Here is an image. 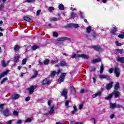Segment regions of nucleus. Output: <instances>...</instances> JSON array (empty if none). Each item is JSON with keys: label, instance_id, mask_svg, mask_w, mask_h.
Instances as JSON below:
<instances>
[{"label": "nucleus", "instance_id": "1", "mask_svg": "<svg viewBox=\"0 0 124 124\" xmlns=\"http://www.w3.org/2000/svg\"><path fill=\"white\" fill-rule=\"evenodd\" d=\"M65 76H66V73H62L58 80L59 83H62V82H63V81H64V79H65Z\"/></svg>", "mask_w": 124, "mask_h": 124}, {"label": "nucleus", "instance_id": "2", "mask_svg": "<svg viewBox=\"0 0 124 124\" xmlns=\"http://www.w3.org/2000/svg\"><path fill=\"white\" fill-rule=\"evenodd\" d=\"M109 107L111 109H114L115 108H121L122 107V106L116 103H110Z\"/></svg>", "mask_w": 124, "mask_h": 124}, {"label": "nucleus", "instance_id": "3", "mask_svg": "<svg viewBox=\"0 0 124 124\" xmlns=\"http://www.w3.org/2000/svg\"><path fill=\"white\" fill-rule=\"evenodd\" d=\"M61 95L64 96L65 99H67V89H64L62 90V92L61 93Z\"/></svg>", "mask_w": 124, "mask_h": 124}, {"label": "nucleus", "instance_id": "4", "mask_svg": "<svg viewBox=\"0 0 124 124\" xmlns=\"http://www.w3.org/2000/svg\"><path fill=\"white\" fill-rule=\"evenodd\" d=\"M77 58H82V59H84V60H87L89 59V56L86 54H77Z\"/></svg>", "mask_w": 124, "mask_h": 124}, {"label": "nucleus", "instance_id": "5", "mask_svg": "<svg viewBox=\"0 0 124 124\" xmlns=\"http://www.w3.org/2000/svg\"><path fill=\"white\" fill-rule=\"evenodd\" d=\"M114 74L116 75V77H120V75H121V71L120 70V69L118 68H115Z\"/></svg>", "mask_w": 124, "mask_h": 124}, {"label": "nucleus", "instance_id": "6", "mask_svg": "<svg viewBox=\"0 0 124 124\" xmlns=\"http://www.w3.org/2000/svg\"><path fill=\"white\" fill-rule=\"evenodd\" d=\"M70 17L71 19H75V18H77V17H78V15L74 12H71Z\"/></svg>", "mask_w": 124, "mask_h": 124}, {"label": "nucleus", "instance_id": "7", "mask_svg": "<svg viewBox=\"0 0 124 124\" xmlns=\"http://www.w3.org/2000/svg\"><path fill=\"white\" fill-rule=\"evenodd\" d=\"M92 47L93 48L95 51H97L98 52H101L102 51H103V48H101L100 46H93Z\"/></svg>", "mask_w": 124, "mask_h": 124}, {"label": "nucleus", "instance_id": "8", "mask_svg": "<svg viewBox=\"0 0 124 124\" xmlns=\"http://www.w3.org/2000/svg\"><path fill=\"white\" fill-rule=\"evenodd\" d=\"M112 95H114L115 98H118L120 96L121 93L118 91H114L112 93Z\"/></svg>", "mask_w": 124, "mask_h": 124}, {"label": "nucleus", "instance_id": "9", "mask_svg": "<svg viewBox=\"0 0 124 124\" xmlns=\"http://www.w3.org/2000/svg\"><path fill=\"white\" fill-rule=\"evenodd\" d=\"M3 114L5 117H8V116H10V111L8 108H6L3 111Z\"/></svg>", "mask_w": 124, "mask_h": 124}, {"label": "nucleus", "instance_id": "10", "mask_svg": "<svg viewBox=\"0 0 124 124\" xmlns=\"http://www.w3.org/2000/svg\"><path fill=\"white\" fill-rule=\"evenodd\" d=\"M51 81L50 80L48 79V78H45L43 82H42V85H49L51 84Z\"/></svg>", "mask_w": 124, "mask_h": 124}, {"label": "nucleus", "instance_id": "11", "mask_svg": "<svg viewBox=\"0 0 124 124\" xmlns=\"http://www.w3.org/2000/svg\"><path fill=\"white\" fill-rule=\"evenodd\" d=\"M61 71H62V69H60L58 70L57 72H56V71L52 72L51 73V77H53V78H54V77H55V75H56V74H57V75H59V74H60V73Z\"/></svg>", "mask_w": 124, "mask_h": 124}, {"label": "nucleus", "instance_id": "12", "mask_svg": "<svg viewBox=\"0 0 124 124\" xmlns=\"http://www.w3.org/2000/svg\"><path fill=\"white\" fill-rule=\"evenodd\" d=\"M49 114L52 115V114H54V112H55V107L54 106H50L49 107Z\"/></svg>", "mask_w": 124, "mask_h": 124}, {"label": "nucleus", "instance_id": "13", "mask_svg": "<svg viewBox=\"0 0 124 124\" xmlns=\"http://www.w3.org/2000/svg\"><path fill=\"white\" fill-rule=\"evenodd\" d=\"M9 72V70H7L2 73L0 74V80L2 78V77H4V76L7 75V74Z\"/></svg>", "mask_w": 124, "mask_h": 124}, {"label": "nucleus", "instance_id": "14", "mask_svg": "<svg viewBox=\"0 0 124 124\" xmlns=\"http://www.w3.org/2000/svg\"><path fill=\"white\" fill-rule=\"evenodd\" d=\"M100 79H107V80H109L110 79V77L108 75H101L99 76Z\"/></svg>", "mask_w": 124, "mask_h": 124}, {"label": "nucleus", "instance_id": "15", "mask_svg": "<svg viewBox=\"0 0 124 124\" xmlns=\"http://www.w3.org/2000/svg\"><path fill=\"white\" fill-rule=\"evenodd\" d=\"M58 41H64V40H70V38L68 37H61L57 39Z\"/></svg>", "mask_w": 124, "mask_h": 124}, {"label": "nucleus", "instance_id": "16", "mask_svg": "<svg viewBox=\"0 0 124 124\" xmlns=\"http://www.w3.org/2000/svg\"><path fill=\"white\" fill-rule=\"evenodd\" d=\"M27 90H29L30 94H32L33 92H34V87H33V86H31L29 88H28Z\"/></svg>", "mask_w": 124, "mask_h": 124}, {"label": "nucleus", "instance_id": "17", "mask_svg": "<svg viewBox=\"0 0 124 124\" xmlns=\"http://www.w3.org/2000/svg\"><path fill=\"white\" fill-rule=\"evenodd\" d=\"M9 62H10V61H7V62H5V60H3L2 62V66H3V67H6V66L8 65V63H9Z\"/></svg>", "mask_w": 124, "mask_h": 124}, {"label": "nucleus", "instance_id": "18", "mask_svg": "<svg viewBox=\"0 0 124 124\" xmlns=\"http://www.w3.org/2000/svg\"><path fill=\"white\" fill-rule=\"evenodd\" d=\"M69 26V27H72L75 29H78V28H79V25L78 24L71 23Z\"/></svg>", "mask_w": 124, "mask_h": 124}, {"label": "nucleus", "instance_id": "19", "mask_svg": "<svg viewBox=\"0 0 124 124\" xmlns=\"http://www.w3.org/2000/svg\"><path fill=\"white\" fill-rule=\"evenodd\" d=\"M20 97V94H15L12 95V99H18Z\"/></svg>", "mask_w": 124, "mask_h": 124}, {"label": "nucleus", "instance_id": "20", "mask_svg": "<svg viewBox=\"0 0 124 124\" xmlns=\"http://www.w3.org/2000/svg\"><path fill=\"white\" fill-rule=\"evenodd\" d=\"M113 82H111L109 84H107L106 86L107 90H110V89H111V88H112V87L113 86Z\"/></svg>", "mask_w": 124, "mask_h": 124}, {"label": "nucleus", "instance_id": "21", "mask_svg": "<svg viewBox=\"0 0 124 124\" xmlns=\"http://www.w3.org/2000/svg\"><path fill=\"white\" fill-rule=\"evenodd\" d=\"M100 95H101V92H98L96 93L93 94L92 95V97L93 98H94L96 97V96H100Z\"/></svg>", "mask_w": 124, "mask_h": 124}, {"label": "nucleus", "instance_id": "22", "mask_svg": "<svg viewBox=\"0 0 124 124\" xmlns=\"http://www.w3.org/2000/svg\"><path fill=\"white\" fill-rule=\"evenodd\" d=\"M101 62V59L98 58L96 59H94L92 61V63H96V62Z\"/></svg>", "mask_w": 124, "mask_h": 124}, {"label": "nucleus", "instance_id": "23", "mask_svg": "<svg viewBox=\"0 0 124 124\" xmlns=\"http://www.w3.org/2000/svg\"><path fill=\"white\" fill-rule=\"evenodd\" d=\"M71 92L72 94H75V93H76V90L75 89V88H74V87H71Z\"/></svg>", "mask_w": 124, "mask_h": 124}, {"label": "nucleus", "instance_id": "24", "mask_svg": "<svg viewBox=\"0 0 124 124\" xmlns=\"http://www.w3.org/2000/svg\"><path fill=\"white\" fill-rule=\"evenodd\" d=\"M61 66H67V63L65 62L64 61H62L60 62Z\"/></svg>", "mask_w": 124, "mask_h": 124}, {"label": "nucleus", "instance_id": "25", "mask_svg": "<svg viewBox=\"0 0 124 124\" xmlns=\"http://www.w3.org/2000/svg\"><path fill=\"white\" fill-rule=\"evenodd\" d=\"M104 70V66L102 63L101 64V66H100V74H102V73H103V71Z\"/></svg>", "mask_w": 124, "mask_h": 124}, {"label": "nucleus", "instance_id": "26", "mask_svg": "<svg viewBox=\"0 0 124 124\" xmlns=\"http://www.w3.org/2000/svg\"><path fill=\"white\" fill-rule=\"evenodd\" d=\"M117 60L118 62H124V57H118L117 58Z\"/></svg>", "mask_w": 124, "mask_h": 124}, {"label": "nucleus", "instance_id": "27", "mask_svg": "<svg viewBox=\"0 0 124 124\" xmlns=\"http://www.w3.org/2000/svg\"><path fill=\"white\" fill-rule=\"evenodd\" d=\"M24 20L27 21V22H32V19L28 16H25L24 17Z\"/></svg>", "mask_w": 124, "mask_h": 124}, {"label": "nucleus", "instance_id": "28", "mask_svg": "<svg viewBox=\"0 0 124 124\" xmlns=\"http://www.w3.org/2000/svg\"><path fill=\"white\" fill-rule=\"evenodd\" d=\"M119 88L120 84L119 83H116L114 88V90H115V91H118Z\"/></svg>", "mask_w": 124, "mask_h": 124}, {"label": "nucleus", "instance_id": "29", "mask_svg": "<svg viewBox=\"0 0 124 124\" xmlns=\"http://www.w3.org/2000/svg\"><path fill=\"white\" fill-rule=\"evenodd\" d=\"M59 9H60V10H63V9H64V7L63 6V5H62V4H60L59 5Z\"/></svg>", "mask_w": 124, "mask_h": 124}, {"label": "nucleus", "instance_id": "30", "mask_svg": "<svg viewBox=\"0 0 124 124\" xmlns=\"http://www.w3.org/2000/svg\"><path fill=\"white\" fill-rule=\"evenodd\" d=\"M91 31H92V27L89 26L88 27H87L86 29V31L87 33H90Z\"/></svg>", "mask_w": 124, "mask_h": 124}, {"label": "nucleus", "instance_id": "31", "mask_svg": "<svg viewBox=\"0 0 124 124\" xmlns=\"http://www.w3.org/2000/svg\"><path fill=\"white\" fill-rule=\"evenodd\" d=\"M116 31H117V28L114 27L113 29L111 30V32L112 34H116Z\"/></svg>", "mask_w": 124, "mask_h": 124}, {"label": "nucleus", "instance_id": "32", "mask_svg": "<svg viewBox=\"0 0 124 124\" xmlns=\"http://www.w3.org/2000/svg\"><path fill=\"white\" fill-rule=\"evenodd\" d=\"M48 10L51 13L54 12V7H50L48 8Z\"/></svg>", "mask_w": 124, "mask_h": 124}, {"label": "nucleus", "instance_id": "33", "mask_svg": "<svg viewBox=\"0 0 124 124\" xmlns=\"http://www.w3.org/2000/svg\"><path fill=\"white\" fill-rule=\"evenodd\" d=\"M19 49H20V46L18 45H16L14 47V50L16 51H19Z\"/></svg>", "mask_w": 124, "mask_h": 124}, {"label": "nucleus", "instance_id": "34", "mask_svg": "<svg viewBox=\"0 0 124 124\" xmlns=\"http://www.w3.org/2000/svg\"><path fill=\"white\" fill-rule=\"evenodd\" d=\"M32 120V119H31V118H28L25 120V124H26V123H31Z\"/></svg>", "mask_w": 124, "mask_h": 124}, {"label": "nucleus", "instance_id": "35", "mask_svg": "<svg viewBox=\"0 0 124 124\" xmlns=\"http://www.w3.org/2000/svg\"><path fill=\"white\" fill-rule=\"evenodd\" d=\"M31 50H32L33 51H34L35 50H36V49H38V46H33L31 47Z\"/></svg>", "mask_w": 124, "mask_h": 124}, {"label": "nucleus", "instance_id": "36", "mask_svg": "<svg viewBox=\"0 0 124 124\" xmlns=\"http://www.w3.org/2000/svg\"><path fill=\"white\" fill-rule=\"evenodd\" d=\"M70 124H83V123L82 122L78 123L74 121H71L70 123Z\"/></svg>", "mask_w": 124, "mask_h": 124}, {"label": "nucleus", "instance_id": "37", "mask_svg": "<svg viewBox=\"0 0 124 124\" xmlns=\"http://www.w3.org/2000/svg\"><path fill=\"white\" fill-rule=\"evenodd\" d=\"M7 80H8V78H4L2 80V81L0 82V84H3V83H4V82H5V81H7Z\"/></svg>", "mask_w": 124, "mask_h": 124}, {"label": "nucleus", "instance_id": "38", "mask_svg": "<svg viewBox=\"0 0 124 124\" xmlns=\"http://www.w3.org/2000/svg\"><path fill=\"white\" fill-rule=\"evenodd\" d=\"M112 96H113V94H110L109 96L106 97V99L107 100L111 99V98H112Z\"/></svg>", "mask_w": 124, "mask_h": 124}, {"label": "nucleus", "instance_id": "39", "mask_svg": "<svg viewBox=\"0 0 124 124\" xmlns=\"http://www.w3.org/2000/svg\"><path fill=\"white\" fill-rule=\"evenodd\" d=\"M19 55H16L15 57L14 61L16 62H17L18 60H19Z\"/></svg>", "mask_w": 124, "mask_h": 124}, {"label": "nucleus", "instance_id": "40", "mask_svg": "<svg viewBox=\"0 0 124 124\" xmlns=\"http://www.w3.org/2000/svg\"><path fill=\"white\" fill-rule=\"evenodd\" d=\"M49 63V60L48 59L44 61V64H45V65H47Z\"/></svg>", "mask_w": 124, "mask_h": 124}, {"label": "nucleus", "instance_id": "41", "mask_svg": "<svg viewBox=\"0 0 124 124\" xmlns=\"http://www.w3.org/2000/svg\"><path fill=\"white\" fill-rule=\"evenodd\" d=\"M18 112L16 110H14L13 111V114L14 115V116H16V117H17V116H18Z\"/></svg>", "mask_w": 124, "mask_h": 124}, {"label": "nucleus", "instance_id": "42", "mask_svg": "<svg viewBox=\"0 0 124 124\" xmlns=\"http://www.w3.org/2000/svg\"><path fill=\"white\" fill-rule=\"evenodd\" d=\"M3 106H4V104H1L0 105V111L2 112V111L3 110Z\"/></svg>", "mask_w": 124, "mask_h": 124}, {"label": "nucleus", "instance_id": "43", "mask_svg": "<svg viewBox=\"0 0 124 124\" xmlns=\"http://www.w3.org/2000/svg\"><path fill=\"white\" fill-rule=\"evenodd\" d=\"M40 13H41V10H39L37 11V12L36 13V16H39Z\"/></svg>", "mask_w": 124, "mask_h": 124}, {"label": "nucleus", "instance_id": "44", "mask_svg": "<svg viewBox=\"0 0 124 124\" xmlns=\"http://www.w3.org/2000/svg\"><path fill=\"white\" fill-rule=\"evenodd\" d=\"M115 44L116 46H122V44L119 43V41H115Z\"/></svg>", "mask_w": 124, "mask_h": 124}, {"label": "nucleus", "instance_id": "45", "mask_svg": "<svg viewBox=\"0 0 124 124\" xmlns=\"http://www.w3.org/2000/svg\"><path fill=\"white\" fill-rule=\"evenodd\" d=\"M118 37H119V38H121L122 39H124V34H120L118 35Z\"/></svg>", "mask_w": 124, "mask_h": 124}, {"label": "nucleus", "instance_id": "46", "mask_svg": "<svg viewBox=\"0 0 124 124\" xmlns=\"http://www.w3.org/2000/svg\"><path fill=\"white\" fill-rule=\"evenodd\" d=\"M27 62V59H24L22 61V64L24 65V64H26Z\"/></svg>", "mask_w": 124, "mask_h": 124}, {"label": "nucleus", "instance_id": "47", "mask_svg": "<svg viewBox=\"0 0 124 124\" xmlns=\"http://www.w3.org/2000/svg\"><path fill=\"white\" fill-rule=\"evenodd\" d=\"M79 15L81 19H83V18H84V16L83 15V13L82 12H79Z\"/></svg>", "mask_w": 124, "mask_h": 124}, {"label": "nucleus", "instance_id": "48", "mask_svg": "<svg viewBox=\"0 0 124 124\" xmlns=\"http://www.w3.org/2000/svg\"><path fill=\"white\" fill-rule=\"evenodd\" d=\"M52 21H60V18H58L57 17H53Z\"/></svg>", "mask_w": 124, "mask_h": 124}, {"label": "nucleus", "instance_id": "49", "mask_svg": "<svg viewBox=\"0 0 124 124\" xmlns=\"http://www.w3.org/2000/svg\"><path fill=\"white\" fill-rule=\"evenodd\" d=\"M114 71V69H113L112 68H110L108 70V72L110 74L113 73V71Z\"/></svg>", "mask_w": 124, "mask_h": 124}, {"label": "nucleus", "instance_id": "50", "mask_svg": "<svg viewBox=\"0 0 124 124\" xmlns=\"http://www.w3.org/2000/svg\"><path fill=\"white\" fill-rule=\"evenodd\" d=\"M34 0H25V2H34Z\"/></svg>", "mask_w": 124, "mask_h": 124}, {"label": "nucleus", "instance_id": "51", "mask_svg": "<svg viewBox=\"0 0 124 124\" xmlns=\"http://www.w3.org/2000/svg\"><path fill=\"white\" fill-rule=\"evenodd\" d=\"M118 53H119L120 54H124V50L119 49L118 50Z\"/></svg>", "mask_w": 124, "mask_h": 124}, {"label": "nucleus", "instance_id": "52", "mask_svg": "<svg viewBox=\"0 0 124 124\" xmlns=\"http://www.w3.org/2000/svg\"><path fill=\"white\" fill-rule=\"evenodd\" d=\"M72 59H74L75 58H77V55L75 53H73L72 56Z\"/></svg>", "mask_w": 124, "mask_h": 124}, {"label": "nucleus", "instance_id": "53", "mask_svg": "<svg viewBox=\"0 0 124 124\" xmlns=\"http://www.w3.org/2000/svg\"><path fill=\"white\" fill-rule=\"evenodd\" d=\"M59 62V60H57V61H51V63H52V64H54V63H57V62Z\"/></svg>", "mask_w": 124, "mask_h": 124}, {"label": "nucleus", "instance_id": "54", "mask_svg": "<svg viewBox=\"0 0 124 124\" xmlns=\"http://www.w3.org/2000/svg\"><path fill=\"white\" fill-rule=\"evenodd\" d=\"M83 104L79 105L78 107V109H79V110H81V109H83Z\"/></svg>", "mask_w": 124, "mask_h": 124}, {"label": "nucleus", "instance_id": "55", "mask_svg": "<svg viewBox=\"0 0 124 124\" xmlns=\"http://www.w3.org/2000/svg\"><path fill=\"white\" fill-rule=\"evenodd\" d=\"M3 8H4V6L3 5H0V10H3Z\"/></svg>", "mask_w": 124, "mask_h": 124}, {"label": "nucleus", "instance_id": "56", "mask_svg": "<svg viewBox=\"0 0 124 124\" xmlns=\"http://www.w3.org/2000/svg\"><path fill=\"white\" fill-rule=\"evenodd\" d=\"M16 124H22V120H18L17 122H16Z\"/></svg>", "mask_w": 124, "mask_h": 124}, {"label": "nucleus", "instance_id": "57", "mask_svg": "<svg viewBox=\"0 0 124 124\" xmlns=\"http://www.w3.org/2000/svg\"><path fill=\"white\" fill-rule=\"evenodd\" d=\"M53 36H55V37H58V33L56 32H53Z\"/></svg>", "mask_w": 124, "mask_h": 124}, {"label": "nucleus", "instance_id": "58", "mask_svg": "<svg viewBox=\"0 0 124 124\" xmlns=\"http://www.w3.org/2000/svg\"><path fill=\"white\" fill-rule=\"evenodd\" d=\"M94 70H95V68L94 67H91V72L94 71Z\"/></svg>", "mask_w": 124, "mask_h": 124}, {"label": "nucleus", "instance_id": "59", "mask_svg": "<svg viewBox=\"0 0 124 124\" xmlns=\"http://www.w3.org/2000/svg\"><path fill=\"white\" fill-rule=\"evenodd\" d=\"M65 106L67 107L68 106V105L69 104V101H66V102L65 103Z\"/></svg>", "mask_w": 124, "mask_h": 124}, {"label": "nucleus", "instance_id": "60", "mask_svg": "<svg viewBox=\"0 0 124 124\" xmlns=\"http://www.w3.org/2000/svg\"><path fill=\"white\" fill-rule=\"evenodd\" d=\"M73 109H74V110H75L76 111H78V110L77 109V107H76V105H74Z\"/></svg>", "mask_w": 124, "mask_h": 124}, {"label": "nucleus", "instance_id": "61", "mask_svg": "<svg viewBox=\"0 0 124 124\" xmlns=\"http://www.w3.org/2000/svg\"><path fill=\"white\" fill-rule=\"evenodd\" d=\"M52 102V101L51 100H49L48 102H47V104L49 106H50L51 105V103Z\"/></svg>", "mask_w": 124, "mask_h": 124}, {"label": "nucleus", "instance_id": "62", "mask_svg": "<svg viewBox=\"0 0 124 124\" xmlns=\"http://www.w3.org/2000/svg\"><path fill=\"white\" fill-rule=\"evenodd\" d=\"M30 99H31V98L30 97H27L25 98L26 101H29V100H30Z\"/></svg>", "mask_w": 124, "mask_h": 124}, {"label": "nucleus", "instance_id": "63", "mask_svg": "<svg viewBox=\"0 0 124 124\" xmlns=\"http://www.w3.org/2000/svg\"><path fill=\"white\" fill-rule=\"evenodd\" d=\"M34 75L37 76L38 75V73L37 72V71H34Z\"/></svg>", "mask_w": 124, "mask_h": 124}, {"label": "nucleus", "instance_id": "64", "mask_svg": "<svg viewBox=\"0 0 124 124\" xmlns=\"http://www.w3.org/2000/svg\"><path fill=\"white\" fill-rule=\"evenodd\" d=\"M12 120H10V121H8L7 122V124H11L12 123Z\"/></svg>", "mask_w": 124, "mask_h": 124}]
</instances>
